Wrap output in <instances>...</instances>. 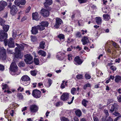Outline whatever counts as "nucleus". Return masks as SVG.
Instances as JSON below:
<instances>
[{"mask_svg":"<svg viewBox=\"0 0 121 121\" xmlns=\"http://www.w3.org/2000/svg\"><path fill=\"white\" fill-rule=\"evenodd\" d=\"M17 66L15 62H13L11 64L10 67V69L12 72L11 74L13 75L12 72L15 73L17 75L21 73L20 70H18Z\"/></svg>","mask_w":121,"mask_h":121,"instance_id":"nucleus-1","label":"nucleus"},{"mask_svg":"<svg viewBox=\"0 0 121 121\" xmlns=\"http://www.w3.org/2000/svg\"><path fill=\"white\" fill-rule=\"evenodd\" d=\"M8 34L4 32L3 31H1L0 33V41H4L5 45L6 46L7 45V38Z\"/></svg>","mask_w":121,"mask_h":121,"instance_id":"nucleus-2","label":"nucleus"},{"mask_svg":"<svg viewBox=\"0 0 121 121\" xmlns=\"http://www.w3.org/2000/svg\"><path fill=\"white\" fill-rule=\"evenodd\" d=\"M30 79V78L28 76L25 75L22 77L21 81L22 84L25 86H27L30 84V82L29 81Z\"/></svg>","mask_w":121,"mask_h":121,"instance_id":"nucleus-3","label":"nucleus"},{"mask_svg":"<svg viewBox=\"0 0 121 121\" xmlns=\"http://www.w3.org/2000/svg\"><path fill=\"white\" fill-rule=\"evenodd\" d=\"M119 106L114 101L110 102V105L109 106V109L111 112L114 111L115 109V111L117 110Z\"/></svg>","mask_w":121,"mask_h":121,"instance_id":"nucleus-4","label":"nucleus"},{"mask_svg":"<svg viewBox=\"0 0 121 121\" xmlns=\"http://www.w3.org/2000/svg\"><path fill=\"white\" fill-rule=\"evenodd\" d=\"M25 59L24 60L26 64H30L32 63L33 57L30 54H27L24 55Z\"/></svg>","mask_w":121,"mask_h":121,"instance_id":"nucleus-5","label":"nucleus"},{"mask_svg":"<svg viewBox=\"0 0 121 121\" xmlns=\"http://www.w3.org/2000/svg\"><path fill=\"white\" fill-rule=\"evenodd\" d=\"M41 92L37 89H35L33 91L32 95L36 98H39L40 97Z\"/></svg>","mask_w":121,"mask_h":121,"instance_id":"nucleus-6","label":"nucleus"},{"mask_svg":"<svg viewBox=\"0 0 121 121\" xmlns=\"http://www.w3.org/2000/svg\"><path fill=\"white\" fill-rule=\"evenodd\" d=\"M6 57V50L3 48L0 52V58L2 60H4L5 59Z\"/></svg>","mask_w":121,"mask_h":121,"instance_id":"nucleus-7","label":"nucleus"},{"mask_svg":"<svg viewBox=\"0 0 121 121\" xmlns=\"http://www.w3.org/2000/svg\"><path fill=\"white\" fill-rule=\"evenodd\" d=\"M15 50L16 52V54L15 55V57L17 58H21L23 55V54L21 53L20 51L18 50L17 48H16Z\"/></svg>","mask_w":121,"mask_h":121,"instance_id":"nucleus-8","label":"nucleus"},{"mask_svg":"<svg viewBox=\"0 0 121 121\" xmlns=\"http://www.w3.org/2000/svg\"><path fill=\"white\" fill-rule=\"evenodd\" d=\"M56 22L54 26L55 28H57L61 25L62 21L61 19L59 18H56Z\"/></svg>","mask_w":121,"mask_h":121,"instance_id":"nucleus-9","label":"nucleus"},{"mask_svg":"<svg viewBox=\"0 0 121 121\" xmlns=\"http://www.w3.org/2000/svg\"><path fill=\"white\" fill-rule=\"evenodd\" d=\"M49 13L48 10L44 9H41L40 12V13L44 17H46L48 16Z\"/></svg>","mask_w":121,"mask_h":121,"instance_id":"nucleus-10","label":"nucleus"},{"mask_svg":"<svg viewBox=\"0 0 121 121\" xmlns=\"http://www.w3.org/2000/svg\"><path fill=\"white\" fill-rule=\"evenodd\" d=\"M10 8L11 9V13L12 15H15L18 11L17 7L14 5H13L11 7H10Z\"/></svg>","mask_w":121,"mask_h":121,"instance_id":"nucleus-11","label":"nucleus"},{"mask_svg":"<svg viewBox=\"0 0 121 121\" xmlns=\"http://www.w3.org/2000/svg\"><path fill=\"white\" fill-rule=\"evenodd\" d=\"M8 46L9 48H14V41L12 38H10L8 41L7 40Z\"/></svg>","mask_w":121,"mask_h":121,"instance_id":"nucleus-12","label":"nucleus"},{"mask_svg":"<svg viewBox=\"0 0 121 121\" xmlns=\"http://www.w3.org/2000/svg\"><path fill=\"white\" fill-rule=\"evenodd\" d=\"M26 3L25 0H20V2L19 0H15L14 1L15 4L17 6H19L20 4L24 5Z\"/></svg>","mask_w":121,"mask_h":121,"instance_id":"nucleus-13","label":"nucleus"},{"mask_svg":"<svg viewBox=\"0 0 121 121\" xmlns=\"http://www.w3.org/2000/svg\"><path fill=\"white\" fill-rule=\"evenodd\" d=\"M74 63L76 65H79L82 63V62L81 60L79 57L78 56H77L74 59Z\"/></svg>","mask_w":121,"mask_h":121,"instance_id":"nucleus-14","label":"nucleus"},{"mask_svg":"<svg viewBox=\"0 0 121 121\" xmlns=\"http://www.w3.org/2000/svg\"><path fill=\"white\" fill-rule=\"evenodd\" d=\"M69 94L66 93H64L61 96V99L63 101H65L67 100L69 97Z\"/></svg>","mask_w":121,"mask_h":121,"instance_id":"nucleus-15","label":"nucleus"},{"mask_svg":"<svg viewBox=\"0 0 121 121\" xmlns=\"http://www.w3.org/2000/svg\"><path fill=\"white\" fill-rule=\"evenodd\" d=\"M30 111L31 112H36L38 110V107L36 105H32L30 106Z\"/></svg>","mask_w":121,"mask_h":121,"instance_id":"nucleus-16","label":"nucleus"},{"mask_svg":"<svg viewBox=\"0 0 121 121\" xmlns=\"http://www.w3.org/2000/svg\"><path fill=\"white\" fill-rule=\"evenodd\" d=\"M81 41L82 42V44L84 45L89 42V40L87 36H84L82 38Z\"/></svg>","mask_w":121,"mask_h":121,"instance_id":"nucleus-17","label":"nucleus"},{"mask_svg":"<svg viewBox=\"0 0 121 121\" xmlns=\"http://www.w3.org/2000/svg\"><path fill=\"white\" fill-rule=\"evenodd\" d=\"M7 5V3L5 1H3L0 2V11L2 10L4 7Z\"/></svg>","mask_w":121,"mask_h":121,"instance_id":"nucleus-18","label":"nucleus"},{"mask_svg":"<svg viewBox=\"0 0 121 121\" xmlns=\"http://www.w3.org/2000/svg\"><path fill=\"white\" fill-rule=\"evenodd\" d=\"M64 53L61 52H59L57 54L56 57L59 60H62L63 58V55Z\"/></svg>","mask_w":121,"mask_h":121,"instance_id":"nucleus-19","label":"nucleus"},{"mask_svg":"<svg viewBox=\"0 0 121 121\" xmlns=\"http://www.w3.org/2000/svg\"><path fill=\"white\" fill-rule=\"evenodd\" d=\"M32 18L33 19L37 21L39 20V15L37 12L33 13L32 14Z\"/></svg>","mask_w":121,"mask_h":121,"instance_id":"nucleus-20","label":"nucleus"},{"mask_svg":"<svg viewBox=\"0 0 121 121\" xmlns=\"http://www.w3.org/2000/svg\"><path fill=\"white\" fill-rule=\"evenodd\" d=\"M38 28L37 26H35L32 28L31 32L32 34H35L38 32Z\"/></svg>","mask_w":121,"mask_h":121,"instance_id":"nucleus-21","label":"nucleus"},{"mask_svg":"<svg viewBox=\"0 0 121 121\" xmlns=\"http://www.w3.org/2000/svg\"><path fill=\"white\" fill-rule=\"evenodd\" d=\"M52 0H46V2L44 3V4L45 7L47 8L48 6L52 4Z\"/></svg>","mask_w":121,"mask_h":121,"instance_id":"nucleus-22","label":"nucleus"},{"mask_svg":"<svg viewBox=\"0 0 121 121\" xmlns=\"http://www.w3.org/2000/svg\"><path fill=\"white\" fill-rule=\"evenodd\" d=\"M96 22L98 25L101 24L102 22V19L99 17H97L95 18Z\"/></svg>","mask_w":121,"mask_h":121,"instance_id":"nucleus-23","label":"nucleus"},{"mask_svg":"<svg viewBox=\"0 0 121 121\" xmlns=\"http://www.w3.org/2000/svg\"><path fill=\"white\" fill-rule=\"evenodd\" d=\"M113 114L116 116H119V117H117L114 120V121H116L120 117H121L120 116V114L118 112L115 111L114 113H113Z\"/></svg>","mask_w":121,"mask_h":121,"instance_id":"nucleus-24","label":"nucleus"},{"mask_svg":"<svg viewBox=\"0 0 121 121\" xmlns=\"http://www.w3.org/2000/svg\"><path fill=\"white\" fill-rule=\"evenodd\" d=\"M16 45L18 47L19 49H18V50H22L24 49V46L23 45L20 44V45L17 43L16 44Z\"/></svg>","mask_w":121,"mask_h":121,"instance_id":"nucleus-25","label":"nucleus"},{"mask_svg":"<svg viewBox=\"0 0 121 121\" xmlns=\"http://www.w3.org/2000/svg\"><path fill=\"white\" fill-rule=\"evenodd\" d=\"M3 28L4 31L5 32H7L9 30V26L8 25H5L4 24L3 26Z\"/></svg>","mask_w":121,"mask_h":121,"instance_id":"nucleus-26","label":"nucleus"},{"mask_svg":"<svg viewBox=\"0 0 121 121\" xmlns=\"http://www.w3.org/2000/svg\"><path fill=\"white\" fill-rule=\"evenodd\" d=\"M38 54L40 55H41L43 56H46V52L44 51L40 50L39 51Z\"/></svg>","mask_w":121,"mask_h":121,"instance_id":"nucleus-27","label":"nucleus"},{"mask_svg":"<svg viewBox=\"0 0 121 121\" xmlns=\"http://www.w3.org/2000/svg\"><path fill=\"white\" fill-rule=\"evenodd\" d=\"M103 17L104 19L106 21H108L110 18L109 15L108 14H104L103 15Z\"/></svg>","mask_w":121,"mask_h":121,"instance_id":"nucleus-28","label":"nucleus"},{"mask_svg":"<svg viewBox=\"0 0 121 121\" xmlns=\"http://www.w3.org/2000/svg\"><path fill=\"white\" fill-rule=\"evenodd\" d=\"M42 26L45 28V27H47L48 26V23L46 21L40 23Z\"/></svg>","mask_w":121,"mask_h":121,"instance_id":"nucleus-29","label":"nucleus"},{"mask_svg":"<svg viewBox=\"0 0 121 121\" xmlns=\"http://www.w3.org/2000/svg\"><path fill=\"white\" fill-rule=\"evenodd\" d=\"M115 82L117 83H118L119 81L121 80V77L118 75H117L115 77Z\"/></svg>","mask_w":121,"mask_h":121,"instance_id":"nucleus-30","label":"nucleus"},{"mask_svg":"<svg viewBox=\"0 0 121 121\" xmlns=\"http://www.w3.org/2000/svg\"><path fill=\"white\" fill-rule=\"evenodd\" d=\"M45 43L43 41L40 42L39 44V47L43 49L45 48L44 45Z\"/></svg>","mask_w":121,"mask_h":121,"instance_id":"nucleus-31","label":"nucleus"},{"mask_svg":"<svg viewBox=\"0 0 121 121\" xmlns=\"http://www.w3.org/2000/svg\"><path fill=\"white\" fill-rule=\"evenodd\" d=\"M75 113L76 115L79 117L81 116L82 114L81 112L79 109L78 110L75 111Z\"/></svg>","mask_w":121,"mask_h":121,"instance_id":"nucleus-32","label":"nucleus"},{"mask_svg":"<svg viewBox=\"0 0 121 121\" xmlns=\"http://www.w3.org/2000/svg\"><path fill=\"white\" fill-rule=\"evenodd\" d=\"M17 97L20 99H22L23 98V95L20 93H18L17 94Z\"/></svg>","mask_w":121,"mask_h":121,"instance_id":"nucleus-33","label":"nucleus"},{"mask_svg":"<svg viewBox=\"0 0 121 121\" xmlns=\"http://www.w3.org/2000/svg\"><path fill=\"white\" fill-rule=\"evenodd\" d=\"M37 26L38 29L40 31H42L45 29V28L41 25H38Z\"/></svg>","mask_w":121,"mask_h":121,"instance_id":"nucleus-34","label":"nucleus"},{"mask_svg":"<svg viewBox=\"0 0 121 121\" xmlns=\"http://www.w3.org/2000/svg\"><path fill=\"white\" fill-rule=\"evenodd\" d=\"M37 71L36 70L30 71L31 74L32 76H35L37 74Z\"/></svg>","mask_w":121,"mask_h":121,"instance_id":"nucleus-35","label":"nucleus"},{"mask_svg":"<svg viewBox=\"0 0 121 121\" xmlns=\"http://www.w3.org/2000/svg\"><path fill=\"white\" fill-rule=\"evenodd\" d=\"M88 102L87 100L85 99H83L82 102V104L85 107H86L87 105L86 103Z\"/></svg>","mask_w":121,"mask_h":121,"instance_id":"nucleus-36","label":"nucleus"},{"mask_svg":"<svg viewBox=\"0 0 121 121\" xmlns=\"http://www.w3.org/2000/svg\"><path fill=\"white\" fill-rule=\"evenodd\" d=\"M61 121H69L68 119L64 117H62L60 118Z\"/></svg>","mask_w":121,"mask_h":121,"instance_id":"nucleus-37","label":"nucleus"},{"mask_svg":"<svg viewBox=\"0 0 121 121\" xmlns=\"http://www.w3.org/2000/svg\"><path fill=\"white\" fill-rule=\"evenodd\" d=\"M76 88H73L71 89V93L72 94L74 95L76 93Z\"/></svg>","mask_w":121,"mask_h":121,"instance_id":"nucleus-38","label":"nucleus"},{"mask_svg":"<svg viewBox=\"0 0 121 121\" xmlns=\"http://www.w3.org/2000/svg\"><path fill=\"white\" fill-rule=\"evenodd\" d=\"M91 86V85L89 83H87L84 86H83V89H84L85 90L87 87H90Z\"/></svg>","mask_w":121,"mask_h":121,"instance_id":"nucleus-39","label":"nucleus"},{"mask_svg":"<svg viewBox=\"0 0 121 121\" xmlns=\"http://www.w3.org/2000/svg\"><path fill=\"white\" fill-rule=\"evenodd\" d=\"M58 37L60 40L61 39H63L64 38V35L62 34H60L58 36Z\"/></svg>","mask_w":121,"mask_h":121,"instance_id":"nucleus-40","label":"nucleus"},{"mask_svg":"<svg viewBox=\"0 0 121 121\" xmlns=\"http://www.w3.org/2000/svg\"><path fill=\"white\" fill-rule=\"evenodd\" d=\"M25 65V63L22 62H20L18 64V66L20 67H24Z\"/></svg>","mask_w":121,"mask_h":121,"instance_id":"nucleus-41","label":"nucleus"},{"mask_svg":"<svg viewBox=\"0 0 121 121\" xmlns=\"http://www.w3.org/2000/svg\"><path fill=\"white\" fill-rule=\"evenodd\" d=\"M34 61L35 64L38 65L39 63V61L38 58H35L34 59Z\"/></svg>","mask_w":121,"mask_h":121,"instance_id":"nucleus-42","label":"nucleus"},{"mask_svg":"<svg viewBox=\"0 0 121 121\" xmlns=\"http://www.w3.org/2000/svg\"><path fill=\"white\" fill-rule=\"evenodd\" d=\"M104 113L106 114V117H107L109 115V114L108 110H107L104 109Z\"/></svg>","mask_w":121,"mask_h":121,"instance_id":"nucleus-43","label":"nucleus"},{"mask_svg":"<svg viewBox=\"0 0 121 121\" xmlns=\"http://www.w3.org/2000/svg\"><path fill=\"white\" fill-rule=\"evenodd\" d=\"M76 36L77 37H81V35L80 32H78L76 34Z\"/></svg>","mask_w":121,"mask_h":121,"instance_id":"nucleus-44","label":"nucleus"},{"mask_svg":"<svg viewBox=\"0 0 121 121\" xmlns=\"http://www.w3.org/2000/svg\"><path fill=\"white\" fill-rule=\"evenodd\" d=\"M85 77L87 79H89L91 78V76L87 74H86L85 75Z\"/></svg>","mask_w":121,"mask_h":121,"instance_id":"nucleus-45","label":"nucleus"},{"mask_svg":"<svg viewBox=\"0 0 121 121\" xmlns=\"http://www.w3.org/2000/svg\"><path fill=\"white\" fill-rule=\"evenodd\" d=\"M5 22V21L1 18H0V24L1 25Z\"/></svg>","mask_w":121,"mask_h":121,"instance_id":"nucleus-46","label":"nucleus"},{"mask_svg":"<svg viewBox=\"0 0 121 121\" xmlns=\"http://www.w3.org/2000/svg\"><path fill=\"white\" fill-rule=\"evenodd\" d=\"M83 76L82 75H78L76 76V78L78 79H81L82 78Z\"/></svg>","mask_w":121,"mask_h":121,"instance_id":"nucleus-47","label":"nucleus"},{"mask_svg":"<svg viewBox=\"0 0 121 121\" xmlns=\"http://www.w3.org/2000/svg\"><path fill=\"white\" fill-rule=\"evenodd\" d=\"M110 68L113 71L116 70V68L113 66H111L110 67Z\"/></svg>","mask_w":121,"mask_h":121,"instance_id":"nucleus-48","label":"nucleus"},{"mask_svg":"<svg viewBox=\"0 0 121 121\" xmlns=\"http://www.w3.org/2000/svg\"><path fill=\"white\" fill-rule=\"evenodd\" d=\"M31 9V7L30 6L28 7V8L26 9L25 12L26 13H28Z\"/></svg>","mask_w":121,"mask_h":121,"instance_id":"nucleus-49","label":"nucleus"},{"mask_svg":"<svg viewBox=\"0 0 121 121\" xmlns=\"http://www.w3.org/2000/svg\"><path fill=\"white\" fill-rule=\"evenodd\" d=\"M48 83L49 86H51L52 83V80L50 79H48Z\"/></svg>","mask_w":121,"mask_h":121,"instance_id":"nucleus-50","label":"nucleus"},{"mask_svg":"<svg viewBox=\"0 0 121 121\" xmlns=\"http://www.w3.org/2000/svg\"><path fill=\"white\" fill-rule=\"evenodd\" d=\"M117 99L118 102H121V95L118 96L117 97Z\"/></svg>","mask_w":121,"mask_h":121,"instance_id":"nucleus-51","label":"nucleus"},{"mask_svg":"<svg viewBox=\"0 0 121 121\" xmlns=\"http://www.w3.org/2000/svg\"><path fill=\"white\" fill-rule=\"evenodd\" d=\"M68 60H72V55L71 54L69 55H68Z\"/></svg>","mask_w":121,"mask_h":121,"instance_id":"nucleus-52","label":"nucleus"},{"mask_svg":"<svg viewBox=\"0 0 121 121\" xmlns=\"http://www.w3.org/2000/svg\"><path fill=\"white\" fill-rule=\"evenodd\" d=\"M36 38L35 37H32L31 38V40L33 42H35L36 41Z\"/></svg>","mask_w":121,"mask_h":121,"instance_id":"nucleus-53","label":"nucleus"},{"mask_svg":"<svg viewBox=\"0 0 121 121\" xmlns=\"http://www.w3.org/2000/svg\"><path fill=\"white\" fill-rule=\"evenodd\" d=\"M64 82H65L64 81H62L63 83L61 84V88L62 89L64 88L65 87V85L64 84Z\"/></svg>","mask_w":121,"mask_h":121,"instance_id":"nucleus-54","label":"nucleus"},{"mask_svg":"<svg viewBox=\"0 0 121 121\" xmlns=\"http://www.w3.org/2000/svg\"><path fill=\"white\" fill-rule=\"evenodd\" d=\"M7 52L9 54H12L13 53V52L12 51L9 50L8 48L7 49Z\"/></svg>","mask_w":121,"mask_h":121,"instance_id":"nucleus-55","label":"nucleus"},{"mask_svg":"<svg viewBox=\"0 0 121 121\" xmlns=\"http://www.w3.org/2000/svg\"><path fill=\"white\" fill-rule=\"evenodd\" d=\"M112 42L113 43L112 45L115 47L117 48V47H118L116 43L115 42H113V41H112Z\"/></svg>","mask_w":121,"mask_h":121,"instance_id":"nucleus-56","label":"nucleus"},{"mask_svg":"<svg viewBox=\"0 0 121 121\" xmlns=\"http://www.w3.org/2000/svg\"><path fill=\"white\" fill-rule=\"evenodd\" d=\"M112 119L110 117H109L107 119L106 121H113Z\"/></svg>","mask_w":121,"mask_h":121,"instance_id":"nucleus-57","label":"nucleus"},{"mask_svg":"<svg viewBox=\"0 0 121 121\" xmlns=\"http://www.w3.org/2000/svg\"><path fill=\"white\" fill-rule=\"evenodd\" d=\"M4 69V67L3 66L0 65V70H3Z\"/></svg>","mask_w":121,"mask_h":121,"instance_id":"nucleus-58","label":"nucleus"},{"mask_svg":"<svg viewBox=\"0 0 121 121\" xmlns=\"http://www.w3.org/2000/svg\"><path fill=\"white\" fill-rule=\"evenodd\" d=\"M7 85L6 84H3L2 85V86L3 87L2 88L3 89H5L7 87Z\"/></svg>","mask_w":121,"mask_h":121,"instance_id":"nucleus-59","label":"nucleus"},{"mask_svg":"<svg viewBox=\"0 0 121 121\" xmlns=\"http://www.w3.org/2000/svg\"><path fill=\"white\" fill-rule=\"evenodd\" d=\"M106 119V117L104 116L103 117L102 119V120L103 121H105Z\"/></svg>","mask_w":121,"mask_h":121,"instance_id":"nucleus-60","label":"nucleus"},{"mask_svg":"<svg viewBox=\"0 0 121 121\" xmlns=\"http://www.w3.org/2000/svg\"><path fill=\"white\" fill-rule=\"evenodd\" d=\"M94 121H99V119L96 117H95L94 118Z\"/></svg>","mask_w":121,"mask_h":121,"instance_id":"nucleus-61","label":"nucleus"},{"mask_svg":"<svg viewBox=\"0 0 121 121\" xmlns=\"http://www.w3.org/2000/svg\"><path fill=\"white\" fill-rule=\"evenodd\" d=\"M107 8H104V9L103 10V11L105 13H107Z\"/></svg>","mask_w":121,"mask_h":121,"instance_id":"nucleus-62","label":"nucleus"},{"mask_svg":"<svg viewBox=\"0 0 121 121\" xmlns=\"http://www.w3.org/2000/svg\"><path fill=\"white\" fill-rule=\"evenodd\" d=\"M84 49L85 50H86L88 52L89 51V49L87 47L85 46L84 47Z\"/></svg>","mask_w":121,"mask_h":121,"instance_id":"nucleus-63","label":"nucleus"},{"mask_svg":"<svg viewBox=\"0 0 121 121\" xmlns=\"http://www.w3.org/2000/svg\"><path fill=\"white\" fill-rule=\"evenodd\" d=\"M110 79H109L106 81V83L107 84L110 81Z\"/></svg>","mask_w":121,"mask_h":121,"instance_id":"nucleus-64","label":"nucleus"}]
</instances>
